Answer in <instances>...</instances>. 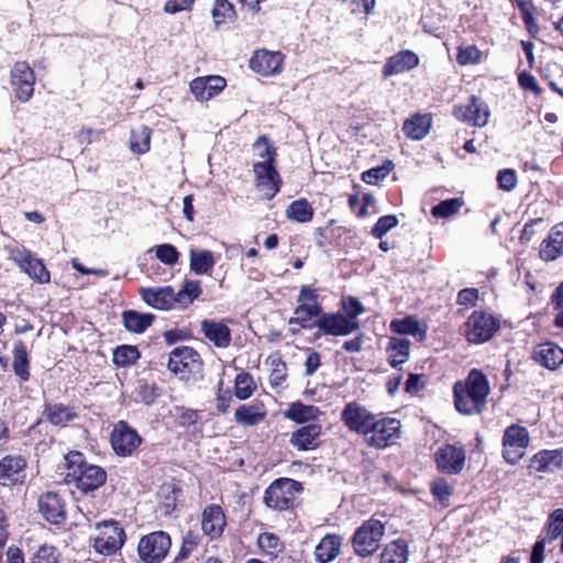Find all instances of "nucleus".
I'll return each instance as SVG.
<instances>
[{"instance_id":"2","label":"nucleus","mask_w":563,"mask_h":563,"mask_svg":"<svg viewBox=\"0 0 563 563\" xmlns=\"http://www.w3.org/2000/svg\"><path fill=\"white\" fill-rule=\"evenodd\" d=\"M254 152L260 158L253 164L255 187L265 199L271 200L282 186L280 175L275 167L276 151L265 136H261L254 144Z\"/></svg>"},{"instance_id":"11","label":"nucleus","mask_w":563,"mask_h":563,"mask_svg":"<svg viewBox=\"0 0 563 563\" xmlns=\"http://www.w3.org/2000/svg\"><path fill=\"white\" fill-rule=\"evenodd\" d=\"M465 335L471 343H484L493 338L499 328L498 320L489 313L474 311L465 323Z\"/></svg>"},{"instance_id":"51","label":"nucleus","mask_w":563,"mask_h":563,"mask_svg":"<svg viewBox=\"0 0 563 563\" xmlns=\"http://www.w3.org/2000/svg\"><path fill=\"white\" fill-rule=\"evenodd\" d=\"M233 4L228 0H216L212 9V18L217 26L234 16Z\"/></svg>"},{"instance_id":"35","label":"nucleus","mask_w":563,"mask_h":563,"mask_svg":"<svg viewBox=\"0 0 563 563\" xmlns=\"http://www.w3.org/2000/svg\"><path fill=\"white\" fill-rule=\"evenodd\" d=\"M536 358L547 368L555 369L563 364V350L554 343L547 342L539 345Z\"/></svg>"},{"instance_id":"44","label":"nucleus","mask_w":563,"mask_h":563,"mask_svg":"<svg viewBox=\"0 0 563 563\" xmlns=\"http://www.w3.org/2000/svg\"><path fill=\"white\" fill-rule=\"evenodd\" d=\"M560 536H563V508H558L549 515L544 536L541 539L551 543Z\"/></svg>"},{"instance_id":"9","label":"nucleus","mask_w":563,"mask_h":563,"mask_svg":"<svg viewBox=\"0 0 563 563\" xmlns=\"http://www.w3.org/2000/svg\"><path fill=\"white\" fill-rule=\"evenodd\" d=\"M167 366L181 379H188L191 374L201 372L202 362L192 347L178 346L170 352Z\"/></svg>"},{"instance_id":"38","label":"nucleus","mask_w":563,"mask_h":563,"mask_svg":"<svg viewBox=\"0 0 563 563\" xmlns=\"http://www.w3.org/2000/svg\"><path fill=\"white\" fill-rule=\"evenodd\" d=\"M321 415L318 407L305 405L300 401L292 402L289 408L284 412L285 418L297 423H305L316 420Z\"/></svg>"},{"instance_id":"17","label":"nucleus","mask_w":563,"mask_h":563,"mask_svg":"<svg viewBox=\"0 0 563 563\" xmlns=\"http://www.w3.org/2000/svg\"><path fill=\"white\" fill-rule=\"evenodd\" d=\"M142 443L139 433L124 421H120L111 434V445L114 452L121 456L131 455Z\"/></svg>"},{"instance_id":"41","label":"nucleus","mask_w":563,"mask_h":563,"mask_svg":"<svg viewBox=\"0 0 563 563\" xmlns=\"http://www.w3.org/2000/svg\"><path fill=\"white\" fill-rule=\"evenodd\" d=\"M562 465V453L558 450H543L532 459V467L537 472H547Z\"/></svg>"},{"instance_id":"6","label":"nucleus","mask_w":563,"mask_h":563,"mask_svg":"<svg viewBox=\"0 0 563 563\" xmlns=\"http://www.w3.org/2000/svg\"><path fill=\"white\" fill-rule=\"evenodd\" d=\"M301 484L291 478L274 481L265 490L264 501L267 507L283 511L290 508L296 496L301 492Z\"/></svg>"},{"instance_id":"31","label":"nucleus","mask_w":563,"mask_h":563,"mask_svg":"<svg viewBox=\"0 0 563 563\" xmlns=\"http://www.w3.org/2000/svg\"><path fill=\"white\" fill-rule=\"evenodd\" d=\"M431 117L428 114H415L404 122L402 131L408 139L422 140L430 131Z\"/></svg>"},{"instance_id":"52","label":"nucleus","mask_w":563,"mask_h":563,"mask_svg":"<svg viewBox=\"0 0 563 563\" xmlns=\"http://www.w3.org/2000/svg\"><path fill=\"white\" fill-rule=\"evenodd\" d=\"M155 254L156 257L168 266H174L178 263L179 260V252L177 249L172 244H161L155 247Z\"/></svg>"},{"instance_id":"46","label":"nucleus","mask_w":563,"mask_h":563,"mask_svg":"<svg viewBox=\"0 0 563 563\" xmlns=\"http://www.w3.org/2000/svg\"><path fill=\"white\" fill-rule=\"evenodd\" d=\"M234 383V394L240 400L250 398L256 388L252 375L246 372L238 374Z\"/></svg>"},{"instance_id":"27","label":"nucleus","mask_w":563,"mask_h":563,"mask_svg":"<svg viewBox=\"0 0 563 563\" xmlns=\"http://www.w3.org/2000/svg\"><path fill=\"white\" fill-rule=\"evenodd\" d=\"M321 433V424L309 423L292 432L290 443L300 451L313 450L319 445Z\"/></svg>"},{"instance_id":"48","label":"nucleus","mask_w":563,"mask_h":563,"mask_svg":"<svg viewBox=\"0 0 563 563\" xmlns=\"http://www.w3.org/2000/svg\"><path fill=\"white\" fill-rule=\"evenodd\" d=\"M463 206L460 198L446 199L434 206L431 213L434 218H449L456 214Z\"/></svg>"},{"instance_id":"39","label":"nucleus","mask_w":563,"mask_h":563,"mask_svg":"<svg viewBox=\"0 0 563 563\" xmlns=\"http://www.w3.org/2000/svg\"><path fill=\"white\" fill-rule=\"evenodd\" d=\"M410 342L402 338H390L387 346L389 353V364L397 368L399 365L407 362L409 357Z\"/></svg>"},{"instance_id":"30","label":"nucleus","mask_w":563,"mask_h":563,"mask_svg":"<svg viewBox=\"0 0 563 563\" xmlns=\"http://www.w3.org/2000/svg\"><path fill=\"white\" fill-rule=\"evenodd\" d=\"M391 331L399 334H408L418 341H423L427 334V325L421 323L416 317L409 316L404 319L393 320L390 322Z\"/></svg>"},{"instance_id":"59","label":"nucleus","mask_w":563,"mask_h":563,"mask_svg":"<svg viewBox=\"0 0 563 563\" xmlns=\"http://www.w3.org/2000/svg\"><path fill=\"white\" fill-rule=\"evenodd\" d=\"M343 309L345 311L344 316L351 320H356L365 310L362 302L355 297L344 299Z\"/></svg>"},{"instance_id":"25","label":"nucleus","mask_w":563,"mask_h":563,"mask_svg":"<svg viewBox=\"0 0 563 563\" xmlns=\"http://www.w3.org/2000/svg\"><path fill=\"white\" fill-rule=\"evenodd\" d=\"M227 525L223 510L218 505L208 506L201 518V529L211 540L221 537Z\"/></svg>"},{"instance_id":"13","label":"nucleus","mask_w":563,"mask_h":563,"mask_svg":"<svg viewBox=\"0 0 563 563\" xmlns=\"http://www.w3.org/2000/svg\"><path fill=\"white\" fill-rule=\"evenodd\" d=\"M12 261L20 267L22 272L38 284H48L51 274L46 266L34 253L22 247L12 252Z\"/></svg>"},{"instance_id":"42","label":"nucleus","mask_w":563,"mask_h":563,"mask_svg":"<svg viewBox=\"0 0 563 563\" xmlns=\"http://www.w3.org/2000/svg\"><path fill=\"white\" fill-rule=\"evenodd\" d=\"M408 544L398 539L388 543L380 554V563H407Z\"/></svg>"},{"instance_id":"54","label":"nucleus","mask_w":563,"mask_h":563,"mask_svg":"<svg viewBox=\"0 0 563 563\" xmlns=\"http://www.w3.org/2000/svg\"><path fill=\"white\" fill-rule=\"evenodd\" d=\"M31 563H60L59 552L55 547L44 544L38 548Z\"/></svg>"},{"instance_id":"63","label":"nucleus","mask_w":563,"mask_h":563,"mask_svg":"<svg viewBox=\"0 0 563 563\" xmlns=\"http://www.w3.org/2000/svg\"><path fill=\"white\" fill-rule=\"evenodd\" d=\"M388 169L385 167L371 168L363 173L362 179L369 185L375 184L377 180L385 178L388 175Z\"/></svg>"},{"instance_id":"4","label":"nucleus","mask_w":563,"mask_h":563,"mask_svg":"<svg viewBox=\"0 0 563 563\" xmlns=\"http://www.w3.org/2000/svg\"><path fill=\"white\" fill-rule=\"evenodd\" d=\"M401 437V423L396 418L375 415L364 438L368 446L386 449L396 444Z\"/></svg>"},{"instance_id":"60","label":"nucleus","mask_w":563,"mask_h":563,"mask_svg":"<svg viewBox=\"0 0 563 563\" xmlns=\"http://www.w3.org/2000/svg\"><path fill=\"white\" fill-rule=\"evenodd\" d=\"M195 0H167L164 5V11L169 14H175L184 10H190Z\"/></svg>"},{"instance_id":"8","label":"nucleus","mask_w":563,"mask_h":563,"mask_svg":"<svg viewBox=\"0 0 563 563\" xmlns=\"http://www.w3.org/2000/svg\"><path fill=\"white\" fill-rule=\"evenodd\" d=\"M530 442L528 429L519 424L508 426L503 435V457L511 465L517 464L525 455Z\"/></svg>"},{"instance_id":"24","label":"nucleus","mask_w":563,"mask_h":563,"mask_svg":"<svg viewBox=\"0 0 563 563\" xmlns=\"http://www.w3.org/2000/svg\"><path fill=\"white\" fill-rule=\"evenodd\" d=\"M142 299L151 307L158 310H168L177 303L176 292L170 286L142 288Z\"/></svg>"},{"instance_id":"10","label":"nucleus","mask_w":563,"mask_h":563,"mask_svg":"<svg viewBox=\"0 0 563 563\" xmlns=\"http://www.w3.org/2000/svg\"><path fill=\"white\" fill-rule=\"evenodd\" d=\"M170 545L172 540L168 533L155 531L144 536L140 540L137 551L143 562L159 563L166 558Z\"/></svg>"},{"instance_id":"36","label":"nucleus","mask_w":563,"mask_h":563,"mask_svg":"<svg viewBox=\"0 0 563 563\" xmlns=\"http://www.w3.org/2000/svg\"><path fill=\"white\" fill-rule=\"evenodd\" d=\"M341 539L336 534H327L316 547L314 555L319 563H329L334 560L340 552Z\"/></svg>"},{"instance_id":"45","label":"nucleus","mask_w":563,"mask_h":563,"mask_svg":"<svg viewBox=\"0 0 563 563\" xmlns=\"http://www.w3.org/2000/svg\"><path fill=\"white\" fill-rule=\"evenodd\" d=\"M152 130L147 126H140L132 130L130 148L133 153L145 154L150 151Z\"/></svg>"},{"instance_id":"29","label":"nucleus","mask_w":563,"mask_h":563,"mask_svg":"<svg viewBox=\"0 0 563 563\" xmlns=\"http://www.w3.org/2000/svg\"><path fill=\"white\" fill-rule=\"evenodd\" d=\"M201 332L217 347L224 349L228 347L231 343V331L229 327L223 322L208 319L202 320Z\"/></svg>"},{"instance_id":"18","label":"nucleus","mask_w":563,"mask_h":563,"mask_svg":"<svg viewBox=\"0 0 563 563\" xmlns=\"http://www.w3.org/2000/svg\"><path fill=\"white\" fill-rule=\"evenodd\" d=\"M314 325L328 335H347L360 327L357 320H351L342 313H324Z\"/></svg>"},{"instance_id":"23","label":"nucleus","mask_w":563,"mask_h":563,"mask_svg":"<svg viewBox=\"0 0 563 563\" xmlns=\"http://www.w3.org/2000/svg\"><path fill=\"white\" fill-rule=\"evenodd\" d=\"M38 509L43 517L51 523L60 525L66 519L65 505L55 493H46L38 499Z\"/></svg>"},{"instance_id":"57","label":"nucleus","mask_w":563,"mask_h":563,"mask_svg":"<svg viewBox=\"0 0 563 563\" xmlns=\"http://www.w3.org/2000/svg\"><path fill=\"white\" fill-rule=\"evenodd\" d=\"M431 492L439 501L444 503L450 498L452 487L449 485L446 479L437 478L431 484Z\"/></svg>"},{"instance_id":"40","label":"nucleus","mask_w":563,"mask_h":563,"mask_svg":"<svg viewBox=\"0 0 563 563\" xmlns=\"http://www.w3.org/2000/svg\"><path fill=\"white\" fill-rule=\"evenodd\" d=\"M154 318L152 313H141L135 310H126L122 314L125 329L134 333H143L152 324Z\"/></svg>"},{"instance_id":"14","label":"nucleus","mask_w":563,"mask_h":563,"mask_svg":"<svg viewBox=\"0 0 563 563\" xmlns=\"http://www.w3.org/2000/svg\"><path fill=\"white\" fill-rule=\"evenodd\" d=\"M11 86L16 99L29 101L34 92L35 75L25 62H18L11 70Z\"/></svg>"},{"instance_id":"61","label":"nucleus","mask_w":563,"mask_h":563,"mask_svg":"<svg viewBox=\"0 0 563 563\" xmlns=\"http://www.w3.org/2000/svg\"><path fill=\"white\" fill-rule=\"evenodd\" d=\"M156 397L157 393L155 386L144 384L137 389V398L147 406L154 404Z\"/></svg>"},{"instance_id":"1","label":"nucleus","mask_w":563,"mask_h":563,"mask_svg":"<svg viewBox=\"0 0 563 563\" xmlns=\"http://www.w3.org/2000/svg\"><path fill=\"white\" fill-rule=\"evenodd\" d=\"M490 386L486 375L472 369L464 380L453 386L455 409L465 416L479 415L486 409Z\"/></svg>"},{"instance_id":"15","label":"nucleus","mask_w":563,"mask_h":563,"mask_svg":"<svg viewBox=\"0 0 563 563\" xmlns=\"http://www.w3.org/2000/svg\"><path fill=\"white\" fill-rule=\"evenodd\" d=\"M453 114L459 121L483 128L488 123L490 111L483 100L472 96L467 103L455 106Z\"/></svg>"},{"instance_id":"19","label":"nucleus","mask_w":563,"mask_h":563,"mask_svg":"<svg viewBox=\"0 0 563 563\" xmlns=\"http://www.w3.org/2000/svg\"><path fill=\"white\" fill-rule=\"evenodd\" d=\"M465 451L461 446L451 444L438 449L434 455L437 467L446 474H459L465 463Z\"/></svg>"},{"instance_id":"62","label":"nucleus","mask_w":563,"mask_h":563,"mask_svg":"<svg viewBox=\"0 0 563 563\" xmlns=\"http://www.w3.org/2000/svg\"><path fill=\"white\" fill-rule=\"evenodd\" d=\"M353 13L368 14L375 7V0H346Z\"/></svg>"},{"instance_id":"33","label":"nucleus","mask_w":563,"mask_h":563,"mask_svg":"<svg viewBox=\"0 0 563 563\" xmlns=\"http://www.w3.org/2000/svg\"><path fill=\"white\" fill-rule=\"evenodd\" d=\"M189 266L196 275L210 274L214 267L217 261L213 253L209 250H196L189 251Z\"/></svg>"},{"instance_id":"53","label":"nucleus","mask_w":563,"mask_h":563,"mask_svg":"<svg viewBox=\"0 0 563 563\" xmlns=\"http://www.w3.org/2000/svg\"><path fill=\"white\" fill-rule=\"evenodd\" d=\"M496 180L498 188L503 191H511L516 188L518 183L517 172L512 168L500 169L497 173Z\"/></svg>"},{"instance_id":"47","label":"nucleus","mask_w":563,"mask_h":563,"mask_svg":"<svg viewBox=\"0 0 563 563\" xmlns=\"http://www.w3.org/2000/svg\"><path fill=\"white\" fill-rule=\"evenodd\" d=\"M140 357L136 346L121 345L113 352V362L119 366H129L134 364Z\"/></svg>"},{"instance_id":"26","label":"nucleus","mask_w":563,"mask_h":563,"mask_svg":"<svg viewBox=\"0 0 563 563\" xmlns=\"http://www.w3.org/2000/svg\"><path fill=\"white\" fill-rule=\"evenodd\" d=\"M539 255L543 261H555L563 256V222L555 224L540 245Z\"/></svg>"},{"instance_id":"64","label":"nucleus","mask_w":563,"mask_h":563,"mask_svg":"<svg viewBox=\"0 0 563 563\" xmlns=\"http://www.w3.org/2000/svg\"><path fill=\"white\" fill-rule=\"evenodd\" d=\"M478 299V290L475 288H464L457 294V303L464 306H472Z\"/></svg>"},{"instance_id":"32","label":"nucleus","mask_w":563,"mask_h":563,"mask_svg":"<svg viewBox=\"0 0 563 563\" xmlns=\"http://www.w3.org/2000/svg\"><path fill=\"white\" fill-rule=\"evenodd\" d=\"M266 417V411L262 402H252L242 405L235 410V421L242 426H255Z\"/></svg>"},{"instance_id":"28","label":"nucleus","mask_w":563,"mask_h":563,"mask_svg":"<svg viewBox=\"0 0 563 563\" xmlns=\"http://www.w3.org/2000/svg\"><path fill=\"white\" fill-rule=\"evenodd\" d=\"M419 64L418 56L411 51H401L387 59L383 67L384 77H390L411 70Z\"/></svg>"},{"instance_id":"56","label":"nucleus","mask_w":563,"mask_h":563,"mask_svg":"<svg viewBox=\"0 0 563 563\" xmlns=\"http://www.w3.org/2000/svg\"><path fill=\"white\" fill-rule=\"evenodd\" d=\"M398 224V219L395 216H383L378 219L372 228V234L376 239H382L387 232Z\"/></svg>"},{"instance_id":"55","label":"nucleus","mask_w":563,"mask_h":563,"mask_svg":"<svg viewBox=\"0 0 563 563\" xmlns=\"http://www.w3.org/2000/svg\"><path fill=\"white\" fill-rule=\"evenodd\" d=\"M482 58V52L474 45L461 46L456 56L460 65L477 64Z\"/></svg>"},{"instance_id":"50","label":"nucleus","mask_w":563,"mask_h":563,"mask_svg":"<svg viewBox=\"0 0 563 563\" xmlns=\"http://www.w3.org/2000/svg\"><path fill=\"white\" fill-rule=\"evenodd\" d=\"M257 543L262 551L271 556H276L283 549L279 538L272 532L261 533Z\"/></svg>"},{"instance_id":"16","label":"nucleus","mask_w":563,"mask_h":563,"mask_svg":"<svg viewBox=\"0 0 563 563\" xmlns=\"http://www.w3.org/2000/svg\"><path fill=\"white\" fill-rule=\"evenodd\" d=\"M375 415L356 401L345 405L341 412V420L350 431L365 435Z\"/></svg>"},{"instance_id":"34","label":"nucleus","mask_w":563,"mask_h":563,"mask_svg":"<svg viewBox=\"0 0 563 563\" xmlns=\"http://www.w3.org/2000/svg\"><path fill=\"white\" fill-rule=\"evenodd\" d=\"M12 355V367L14 374L19 376L23 382H26L30 378V358L26 344L21 340L15 341Z\"/></svg>"},{"instance_id":"21","label":"nucleus","mask_w":563,"mask_h":563,"mask_svg":"<svg viewBox=\"0 0 563 563\" xmlns=\"http://www.w3.org/2000/svg\"><path fill=\"white\" fill-rule=\"evenodd\" d=\"M227 81L221 76L198 77L190 82V90L199 101H207L219 95Z\"/></svg>"},{"instance_id":"3","label":"nucleus","mask_w":563,"mask_h":563,"mask_svg":"<svg viewBox=\"0 0 563 563\" xmlns=\"http://www.w3.org/2000/svg\"><path fill=\"white\" fill-rule=\"evenodd\" d=\"M68 484H75L84 493L92 492L102 486L107 481L106 471L97 465L85 462L80 452H69L65 456Z\"/></svg>"},{"instance_id":"7","label":"nucleus","mask_w":563,"mask_h":563,"mask_svg":"<svg viewBox=\"0 0 563 563\" xmlns=\"http://www.w3.org/2000/svg\"><path fill=\"white\" fill-rule=\"evenodd\" d=\"M97 534L93 537V549L102 555H112L124 543L125 533L119 522L114 520L98 522Z\"/></svg>"},{"instance_id":"20","label":"nucleus","mask_w":563,"mask_h":563,"mask_svg":"<svg viewBox=\"0 0 563 563\" xmlns=\"http://www.w3.org/2000/svg\"><path fill=\"white\" fill-rule=\"evenodd\" d=\"M284 55L280 52L258 49L250 59V68L262 76H275L283 69Z\"/></svg>"},{"instance_id":"43","label":"nucleus","mask_w":563,"mask_h":563,"mask_svg":"<svg viewBox=\"0 0 563 563\" xmlns=\"http://www.w3.org/2000/svg\"><path fill=\"white\" fill-rule=\"evenodd\" d=\"M286 217L299 223H307L312 220L313 208L305 198L292 201L286 209Z\"/></svg>"},{"instance_id":"58","label":"nucleus","mask_w":563,"mask_h":563,"mask_svg":"<svg viewBox=\"0 0 563 563\" xmlns=\"http://www.w3.org/2000/svg\"><path fill=\"white\" fill-rule=\"evenodd\" d=\"M200 542V537L197 533L188 532L183 541L180 551L176 560H183L190 555V553L197 548Z\"/></svg>"},{"instance_id":"37","label":"nucleus","mask_w":563,"mask_h":563,"mask_svg":"<svg viewBox=\"0 0 563 563\" xmlns=\"http://www.w3.org/2000/svg\"><path fill=\"white\" fill-rule=\"evenodd\" d=\"M43 415L48 422L60 427H65L77 417L73 407L63 404H47Z\"/></svg>"},{"instance_id":"49","label":"nucleus","mask_w":563,"mask_h":563,"mask_svg":"<svg viewBox=\"0 0 563 563\" xmlns=\"http://www.w3.org/2000/svg\"><path fill=\"white\" fill-rule=\"evenodd\" d=\"M201 294L200 283L198 280H188L183 288L176 292L177 303L188 306Z\"/></svg>"},{"instance_id":"12","label":"nucleus","mask_w":563,"mask_h":563,"mask_svg":"<svg viewBox=\"0 0 563 563\" xmlns=\"http://www.w3.org/2000/svg\"><path fill=\"white\" fill-rule=\"evenodd\" d=\"M297 301L299 305L295 309V316L290 318L289 324H298L301 328H307L308 322L313 317L322 316V309L318 302V295L310 286H301Z\"/></svg>"},{"instance_id":"5","label":"nucleus","mask_w":563,"mask_h":563,"mask_svg":"<svg viewBox=\"0 0 563 563\" xmlns=\"http://www.w3.org/2000/svg\"><path fill=\"white\" fill-rule=\"evenodd\" d=\"M384 534L385 525L382 521L375 518L365 520L352 537L354 553L362 559L372 556L379 549Z\"/></svg>"},{"instance_id":"22","label":"nucleus","mask_w":563,"mask_h":563,"mask_svg":"<svg viewBox=\"0 0 563 563\" xmlns=\"http://www.w3.org/2000/svg\"><path fill=\"white\" fill-rule=\"evenodd\" d=\"M26 462L21 455H5L0 460V482L11 485L25 478Z\"/></svg>"}]
</instances>
